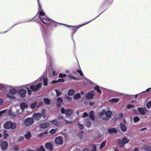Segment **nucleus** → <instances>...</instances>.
Here are the masks:
<instances>
[{
    "label": "nucleus",
    "instance_id": "obj_37",
    "mask_svg": "<svg viewBox=\"0 0 151 151\" xmlns=\"http://www.w3.org/2000/svg\"><path fill=\"white\" fill-rule=\"evenodd\" d=\"M45 103L46 104H48L50 103V100L47 98L45 99L44 100Z\"/></svg>",
    "mask_w": 151,
    "mask_h": 151
},
{
    "label": "nucleus",
    "instance_id": "obj_25",
    "mask_svg": "<svg viewBox=\"0 0 151 151\" xmlns=\"http://www.w3.org/2000/svg\"><path fill=\"white\" fill-rule=\"evenodd\" d=\"M10 87H11L10 86L0 83V89H3V88H2V87H4L6 88H9Z\"/></svg>",
    "mask_w": 151,
    "mask_h": 151
},
{
    "label": "nucleus",
    "instance_id": "obj_2",
    "mask_svg": "<svg viewBox=\"0 0 151 151\" xmlns=\"http://www.w3.org/2000/svg\"><path fill=\"white\" fill-rule=\"evenodd\" d=\"M39 11L40 20L44 24H51L52 21L46 17L43 11L41 9L40 10V9Z\"/></svg>",
    "mask_w": 151,
    "mask_h": 151
},
{
    "label": "nucleus",
    "instance_id": "obj_15",
    "mask_svg": "<svg viewBox=\"0 0 151 151\" xmlns=\"http://www.w3.org/2000/svg\"><path fill=\"white\" fill-rule=\"evenodd\" d=\"M120 100V99L119 98H113L109 99V101L111 103H117Z\"/></svg>",
    "mask_w": 151,
    "mask_h": 151
},
{
    "label": "nucleus",
    "instance_id": "obj_26",
    "mask_svg": "<svg viewBox=\"0 0 151 151\" xmlns=\"http://www.w3.org/2000/svg\"><path fill=\"white\" fill-rule=\"evenodd\" d=\"M142 149L143 150H147V151H150V148L148 146L146 145H143L142 146Z\"/></svg>",
    "mask_w": 151,
    "mask_h": 151
},
{
    "label": "nucleus",
    "instance_id": "obj_20",
    "mask_svg": "<svg viewBox=\"0 0 151 151\" xmlns=\"http://www.w3.org/2000/svg\"><path fill=\"white\" fill-rule=\"evenodd\" d=\"M20 106L21 109L23 111L24 109L27 108L28 106L27 104L25 103H22L20 105Z\"/></svg>",
    "mask_w": 151,
    "mask_h": 151
},
{
    "label": "nucleus",
    "instance_id": "obj_22",
    "mask_svg": "<svg viewBox=\"0 0 151 151\" xmlns=\"http://www.w3.org/2000/svg\"><path fill=\"white\" fill-rule=\"evenodd\" d=\"M45 145L46 148L49 149L50 150H52L53 147L50 143H46Z\"/></svg>",
    "mask_w": 151,
    "mask_h": 151
},
{
    "label": "nucleus",
    "instance_id": "obj_59",
    "mask_svg": "<svg viewBox=\"0 0 151 151\" xmlns=\"http://www.w3.org/2000/svg\"><path fill=\"white\" fill-rule=\"evenodd\" d=\"M3 100L2 99H0V106H1L3 104Z\"/></svg>",
    "mask_w": 151,
    "mask_h": 151
},
{
    "label": "nucleus",
    "instance_id": "obj_44",
    "mask_svg": "<svg viewBox=\"0 0 151 151\" xmlns=\"http://www.w3.org/2000/svg\"><path fill=\"white\" fill-rule=\"evenodd\" d=\"M24 139V137H20L18 139V141L19 142L22 141Z\"/></svg>",
    "mask_w": 151,
    "mask_h": 151
},
{
    "label": "nucleus",
    "instance_id": "obj_54",
    "mask_svg": "<svg viewBox=\"0 0 151 151\" xmlns=\"http://www.w3.org/2000/svg\"><path fill=\"white\" fill-rule=\"evenodd\" d=\"M88 116V114L86 112H85L84 113L83 116L82 117H84Z\"/></svg>",
    "mask_w": 151,
    "mask_h": 151
},
{
    "label": "nucleus",
    "instance_id": "obj_62",
    "mask_svg": "<svg viewBox=\"0 0 151 151\" xmlns=\"http://www.w3.org/2000/svg\"><path fill=\"white\" fill-rule=\"evenodd\" d=\"M57 82H58V81H53L51 82V83L54 84Z\"/></svg>",
    "mask_w": 151,
    "mask_h": 151
},
{
    "label": "nucleus",
    "instance_id": "obj_43",
    "mask_svg": "<svg viewBox=\"0 0 151 151\" xmlns=\"http://www.w3.org/2000/svg\"><path fill=\"white\" fill-rule=\"evenodd\" d=\"M127 108L128 109H129L132 108H134V105H131L130 104H129L127 105Z\"/></svg>",
    "mask_w": 151,
    "mask_h": 151
},
{
    "label": "nucleus",
    "instance_id": "obj_1",
    "mask_svg": "<svg viewBox=\"0 0 151 151\" xmlns=\"http://www.w3.org/2000/svg\"><path fill=\"white\" fill-rule=\"evenodd\" d=\"M38 81H43L44 83L43 85L45 86H47L48 84V80L46 74H43L40 78L37 81L35 82L31 86L30 88L32 90V91L35 92L41 88L42 86L41 83H37Z\"/></svg>",
    "mask_w": 151,
    "mask_h": 151
},
{
    "label": "nucleus",
    "instance_id": "obj_60",
    "mask_svg": "<svg viewBox=\"0 0 151 151\" xmlns=\"http://www.w3.org/2000/svg\"><path fill=\"white\" fill-rule=\"evenodd\" d=\"M122 95V93H117L116 95V96H121Z\"/></svg>",
    "mask_w": 151,
    "mask_h": 151
},
{
    "label": "nucleus",
    "instance_id": "obj_38",
    "mask_svg": "<svg viewBox=\"0 0 151 151\" xmlns=\"http://www.w3.org/2000/svg\"><path fill=\"white\" fill-rule=\"evenodd\" d=\"M95 89L99 93H101V91L99 89V87L98 86H96L95 88Z\"/></svg>",
    "mask_w": 151,
    "mask_h": 151
},
{
    "label": "nucleus",
    "instance_id": "obj_27",
    "mask_svg": "<svg viewBox=\"0 0 151 151\" xmlns=\"http://www.w3.org/2000/svg\"><path fill=\"white\" fill-rule=\"evenodd\" d=\"M37 103L36 102L32 103L31 104L30 107L32 109H34L37 106Z\"/></svg>",
    "mask_w": 151,
    "mask_h": 151
},
{
    "label": "nucleus",
    "instance_id": "obj_7",
    "mask_svg": "<svg viewBox=\"0 0 151 151\" xmlns=\"http://www.w3.org/2000/svg\"><path fill=\"white\" fill-rule=\"evenodd\" d=\"M18 95L20 96L21 97L23 98L26 96L27 91L24 89H22L18 91Z\"/></svg>",
    "mask_w": 151,
    "mask_h": 151
},
{
    "label": "nucleus",
    "instance_id": "obj_10",
    "mask_svg": "<svg viewBox=\"0 0 151 151\" xmlns=\"http://www.w3.org/2000/svg\"><path fill=\"white\" fill-rule=\"evenodd\" d=\"M95 93L93 91H89L86 95V97L87 99H90L93 98Z\"/></svg>",
    "mask_w": 151,
    "mask_h": 151
},
{
    "label": "nucleus",
    "instance_id": "obj_57",
    "mask_svg": "<svg viewBox=\"0 0 151 151\" xmlns=\"http://www.w3.org/2000/svg\"><path fill=\"white\" fill-rule=\"evenodd\" d=\"M6 110H4L2 111H0V116H1L3 114H4Z\"/></svg>",
    "mask_w": 151,
    "mask_h": 151
},
{
    "label": "nucleus",
    "instance_id": "obj_48",
    "mask_svg": "<svg viewBox=\"0 0 151 151\" xmlns=\"http://www.w3.org/2000/svg\"><path fill=\"white\" fill-rule=\"evenodd\" d=\"M66 110L63 107H62L61 109V112L62 114H65Z\"/></svg>",
    "mask_w": 151,
    "mask_h": 151
},
{
    "label": "nucleus",
    "instance_id": "obj_47",
    "mask_svg": "<svg viewBox=\"0 0 151 151\" xmlns=\"http://www.w3.org/2000/svg\"><path fill=\"white\" fill-rule=\"evenodd\" d=\"M146 106L147 108L149 109L151 107V101L148 102Z\"/></svg>",
    "mask_w": 151,
    "mask_h": 151
},
{
    "label": "nucleus",
    "instance_id": "obj_49",
    "mask_svg": "<svg viewBox=\"0 0 151 151\" xmlns=\"http://www.w3.org/2000/svg\"><path fill=\"white\" fill-rule=\"evenodd\" d=\"M37 151H45L42 145L40 146L39 149H38Z\"/></svg>",
    "mask_w": 151,
    "mask_h": 151
},
{
    "label": "nucleus",
    "instance_id": "obj_17",
    "mask_svg": "<svg viewBox=\"0 0 151 151\" xmlns=\"http://www.w3.org/2000/svg\"><path fill=\"white\" fill-rule=\"evenodd\" d=\"M122 144L121 146H124V145L127 143L129 141V140L126 137H124L122 139Z\"/></svg>",
    "mask_w": 151,
    "mask_h": 151
},
{
    "label": "nucleus",
    "instance_id": "obj_30",
    "mask_svg": "<svg viewBox=\"0 0 151 151\" xmlns=\"http://www.w3.org/2000/svg\"><path fill=\"white\" fill-rule=\"evenodd\" d=\"M57 129H52L49 131V133L51 134H55L57 131Z\"/></svg>",
    "mask_w": 151,
    "mask_h": 151
},
{
    "label": "nucleus",
    "instance_id": "obj_9",
    "mask_svg": "<svg viewBox=\"0 0 151 151\" xmlns=\"http://www.w3.org/2000/svg\"><path fill=\"white\" fill-rule=\"evenodd\" d=\"M50 125V124L48 122H43L41 123L40 125V128L45 129L48 127Z\"/></svg>",
    "mask_w": 151,
    "mask_h": 151
},
{
    "label": "nucleus",
    "instance_id": "obj_42",
    "mask_svg": "<svg viewBox=\"0 0 151 151\" xmlns=\"http://www.w3.org/2000/svg\"><path fill=\"white\" fill-rule=\"evenodd\" d=\"M3 134L5 138L7 137L8 136V134L6 132V131H4L3 133Z\"/></svg>",
    "mask_w": 151,
    "mask_h": 151
},
{
    "label": "nucleus",
    "instance_id": "obj_24",
    "mask_svg": "<svg viewBox=\"0 0 151 151\" xmlns=\"http://www.w3.org/2000/svg\"><path fill=\"white\" fill-rule=\"evenodd\" d=\"M73 113V111L71 109H68L66 110L65 112V114L67 115H70Z\"/></svg>",
    "mask_w": 151,
    "mask_h": 151
},
{
    "label": "nucleus",
    "instance_id": "obj_29",
    "mask_svg": "<svg viewBox=\"0 0 151 151\" xmlns=\"http://www.w3.org/2000/svg\"><path fill=\"white\" fill-rule=\"evenodd\" d=\"M75 93V91L73 89L70 90L68 92V94L69 96L73 95Z\"/></svg>",
    "mask_w": 151,
    "mask_h": 151
},
{
    "label": "nucleus",
    "instance_id": "obj_64",
    "mask_svg": "<svg viewBox=\"0 0 151 151\" xmlns=\"http://www.w3.org/2000/svg\"><path fill=\"white\" fill-rule=\"evenodd\" d=\"M83 151H89V150L87 148H85L84 149Z\"/></svg>",
    "mask_w": 151,
    "mask_h": 151
},
{
    "label": "nucleus",
    "instance_id": "obj_21",
    "mask_svg": "<svg viewBox=\"0 0 151 151\" xmlns=\"http://www.w3.org/2000/svg\"><path fill=\"white\" fill-rule=\"evenodd\" d=\"M32 136L31 133L29 132H28L27 133L24 135L25 138L27 139H29Z\"/></svg>",
    "mask_w": 151,
    "mask_h": 151
},
{
    "label": "nucleus",
    "instance_id": "obj_34",
    "mask_svg": "<svg viewBox=\"0 0 151 151\" xmlns=\"http://www.w3.org/2000/svg\"><path fill=\"white\" fill-rule=\"evenodd\" d=\"M57 101L58 103V105H60V104L63 102V100L60 97H59L57 99Z\"/></svg>",
    "mask_w": 151,
    "mask_h": 151
},
{
    "label": "nucleus",
    "instance_id": "obj_39",
    "mask_svg": "<svg viewBox=\"0 0 151 151\" xmlns=\"http://www.w3.org/2000/svg\"><path fill=\"white\" fill-rule=\"evenodd\" d=\"M55 91L56 92V95L57 96H59L61 93V91L59 90L55 89Z\"/></svg>",
    "mask_w": 151,
    "mask_h": 151
},
{
    "label": "nucleus",
    "instance_id": "obj_12",
    "mask_svg": "<svg viewBox=\"0 0 151 151\" xmlns=\"http://www.w3.org/2000/svg\"><path fill=\"white\" fill-rule=\"evenodd\" d=\"M86 24H82L78 26H72L70 25H67L65 24H63V25L66 26L67 27H68L69 28L71 27H73V30L75 31H76L78 29L80 28V27L84 26V25H85Z\"/></svg>",
    "mask_w": 151,
    "mask_h": 151
},
{
    "label": "nucleus",
    "instance_id": "obj_3",
    "mask_svg": "<svg viewBox=\"0 0 151 151\" xmlns=\"http://www.w3.org/2000/svg\"><path fill=\"white\" fill-rule=\"evenodd\" d=\"M16 127V125L15 124L13 123L11 121L7 122L4 125V127L6 129H14Z\"/></svg>",
    "mask_w": 151,
    "mask_h": 151
},
{
    "label": "nucleus",
    "instance_id": "obj_40",
    "mask_svg": "<svg viewBox=\"0 0 151 151\" xmlns=\"http://www.w3.org/2000/svg\"><path fill=\"white\" fill-rule=\"evenodd\" d=\"M68 77L70 78L73 79L74 80H77L78 79L76 77H74L73 75L71 74H69L68 75Z\"/></svg>",
    "mask_w": 151,
    "mask_h": 151
},
{
    "label": "nucleus",
    "instance_id": "obj_33",
    "mask_svg": "<svg viewBox=\"0 0 151 151\" xmlns=\"http://www.w3.org/2000/svg\"><path fill=\"white\" fill-rule=\"evenodd\" d=\"M112 112L110 111H107L106 113V116L108 117H110L111 116Z\"/></svg>",
    "mask_w": 151,
    "mask_h": 151
},
{
    "label": "nucleus",
    "instance_id": "obj_16",
    "mask_svg": "<svg viewBox=\"0 0 151 151\" xmlns=\"http://www.w3.org/2000/svg\"><path fill=\"white\" fill-rule=\"evenodd\" d=\"M108 131L110 134L116 133L117 132V130L115 128H109L108 129Z\"/></svg>",
    "mask_w": 151,
    "mask_h": 151
},
{
    "label": "nucleus",
    "instance_id": "obj_35",
    "mask_svg": "<svg viewBox=\"0 0 151 151\" xmlns=\"http://www.w3.org/2000/svg\"><path fill=\"white\" fill-rule=\"evenodd\" d=\"M81 97V95L80 93H77L74 96V98L75 99H77Z\"/></svg>",
    "mask_w": 151,
    "mask_h": 151
},
{
    "label": "nucleus",
    "instance_id": "obj_5",
    "mask_svg": "<svg viewBox=\"0 0 151 151\" xmlns=\"http://www.w3.org/2000/svg\"><path fill=\"white\" fill-rule=\"evenodd\" d=\"M8 145V143L6 141H2L0 142V147L2 150H6Z\"/></svg>",
    "mask_w": 151,
    "mask_h": 151
},
{
    "label": "nucleus",
    "instance_id": "obj_28",
    "mask_svg": "<svg viewBox=\"0 0 151 151\" xmlns=\"http://www.w3.org/2000/svg\"><path fill=\"white\" fill-rule=\"evenodd\" d=\"M28 85H25L24 87V88L27 89V91H28V93L30 95L32 93V91L29 89V88H28Z\"/></svg>",
    "mask_w": 151,
    "mask_h": 151
},
{
    "label": "nucleus",
    "instance_id": "obj_18",
    "mask_svg": "<svg viewBox=\"0 0 151 151\" xmlns=\"http://www.w3.org/2000/svg\"><path fill=\"white\" fill-rule=\"evenodd\" d=\"M6 94L8 97L11 99H14L16 98L14 95L11 93L9 92V93H6Z\"/></svg>",
    "mask_w": 151,
    "mask_h": 151
},
{
    "label": "nucleus",
    "instance_id": "obj_56",
    "mask_svg": "<svg viewBox=\"0 0 151 151\" xmlns=\"http://www.w3.org/2000/svg\"><path fill=\"white\" fill-rule=\"evenodd\" d=\"M101 113V114L102 115H104V114H106V110L105 109H104L102 111Z\"/></svg>",
    "mask_w": 151,
    "mask_h": 151
},
{
    "label": "nucleus",
    "instance_id": "obj_58",
    "mask_svg": "<svg viewBox=\"0 0 151 151\" xmlns=\"http://www.w3.org/2000/svg\"><path fill=\"white\" fill-rule=\"evenodd\" d=\"M78 125H79V128L80 129H81L83 128V125L79 124Z\"/></svg>",
    "mask_w": 151,
    "mask_h": 151
},
{
    "label": "nucleus",
    "instance_id": "obj_61",
    "mask_svg": "<svg viewBox=\"0 0 151 151\" xmlns=\"http://www.w3.org/2000/svg\"><path fill=\"white\" fill-rule=\"evenodd\" d=\"M147 129V128L146 127L143 128L141 129V131H143L144 130H146Z\"/></svg>",
    "mask_w": 151,
    "mask_h": 151
},
{
    "label": "nucleus",
    "instance_id": "obj_32",
    "mask_svg": "<svg viewBox=\"0 0 151 151\" xmlns=\"http://www.w3.org/2000/svg\"><path fill=\"white\" fill-rule=\"evenodd\" d=\"M106 142V141H104L102 142L100 145V149L102 148L103 147H104Z\"/></svg>",
    "mask_w": 151,
    "mask_h": 151
},
{
    "label": "nucleus",
    "instance_id": "obj_13",
    "mask_svg": "<svg viewBox=\"0 0 151 151\" xmlns=\"http://www.w3.org/2000/svg\"><path fill=\"white\" fill-rule=\"evenodd\" d=\"M42 115L40 113H35L33 114V118L37 120H39L42 116Z\"/></svg>",
    "mask_w": 151,
    "mask_h": 151
},
{
    "label": "nucleus",
    "instance_id": "obj_55",
    "mask_svg": "<svg viewBox=\"0 0 151 151\" xmlns=\"http://www.w3.org/2000/svg\"><path fill=\"white\" fill-rule=\"evenodd\" d=\"M65 80L63 79H60L58 80V82H63L65 81Z\"/></svg>",
    "mask_w": 151,
    "mask_h": 151
},
{
    "label": "nucleus",
    "instance_id": "obj_51",
    "mask_svg": "<svg viewBox=\"0 0 151 151\" xmlns=\"http://www.w3.org/2000/svg\"><path fill=\"white\" fill-rule=\"evenodd\" d=\"M77 71L79 73V74H80V75L81 76H83V74L81 70H77Z\"/></svg>",
    "mask_w": 151,
    "mask_h": 151
},
{
    "label": "nucleus",
    "instance_id": "obj_8",
    "mask_svg": "<svg viewBox=\"0 0 151 151\" xmlns=\"http://www.w3.org/2000/svg\"><path fill=\"white\" fill-rule=\"evenodd\" d=\"M10 86L11 87L9 88H5L4 87H2V88H3V89H2L4 90V91H5V90H4V88L5 89L6 91L7 90H8V89H10L9 90V92L10 93H11L13 94V95L16 94L17 93H18V91L17 89L14 88H12V87L11 86Z\"/></svg>",
    "mask_w": 151,
    "mask_h": 151
},
{
    "label": "nucleus",
    "instance_id": "obj_4",
    "mask_svg": "<svg viewBox=\"0 0 151 151\" xmlns=\"http://www.w3.org/2000/svg\"><path fill=\"white\" fill-rule=\"evenodd\" d=\"M22 111H20L19 110H17L15 112H9V114L13 117H17L20 118L22 115Z\"/></svg>",
    "mask_w": 151,
    "mask_h": 151
},
{
    "label": "nucleus",
    "instance_id": "obj_23",
    "mask_svg": "<svg viewBox=\"0 0 151 151\" xmlns=\"http://www.w3.org/2000/svg\"><path fill=\"white\" fill-rule=\"evenodd\" d=\"M120 127L122 131L124 132L126 130L127 128L124 124L122 123L121 124Z\"/></svg>",
    "mask_w": 151,
    "mask_h": 151
},
{
    "label": "nucleus",
    "instance_id": "obj_53",
    "mask_svg": "<svg viewBox=\"0 0 151 151\" xmlns=\"http://www.w3.org/2000/svg\"><path fill=\"white\" fill-rule=\"evenodd\" d=\"M64 121L65 122V123L66 124H71L73 122L72 121H68L66 120H64Z\"/></svg>",
    "mask_w": 151,
    "mask_h": 151
},
{
    "label": "nucleus",
    "instance_id": "obj_45",
    "mask_svg": "<svg viewBox=\"0 0 151 151\" xmlns=\"http://www.w3.org/2000/svg\"><path fill=\"white\" fill-rule=\"evenodd\" d=\"M91 148H92V151H96V146L94 145H91Z\"/></svg>",
    "mask_w": 151,
    "mask_h": 151
},
{
    "label": "nucleus",
    "instance_id": "obj_11",
    "mask_svg": "<svg viewBox=\"0 0 151 151\" xmlns=\"http://www.w3.org/2000/svg\"><path fill=\"white\" fill-rule=\"evenodd\" d=\"M55 141V143L58 145H61L63 143V138L60 136L56 137Z\"/></svg>",
    "mask_w": 151,
    "mask_h": 151
},
{
    "label": "nucleus",
    "instance_id": "obj_52",
    "mask_svg": "<svg viewBox=\"0 0 151 151\" xmlns=\"http://www.w3.org/2000/svg\"><path fill=\"white\" fill-rule=\"evenodd\" d=\"M86 126L88 127H89L91 126V123L90 122H89V121H88L86 123Z\"/></svg>",
    "mask_w": 151,
    "mask_h": 151
},
{
    "label": "nucleus",
    "instance_id": "obj_63",
    "mask_svg": "<svg viewBox=\"0 0 151 151\" xmlns=\"http://www.w3.org/2000/svg\"><path fill=\"white\" fill-rule=\"evenodd\" d=\"M52 74L54 76H55L56 74V72L55 71H53L52 72Z\"/></svg>",
    "mask_w": 151,
    "mask_h": 151
},
{
    "label": "nucleus",
    "instance_id": "obj_6",
    "mask_svg": "<svg viewBox=\"0 0 151 151\" xmlns=\"http://www.w3.org/2000/svg\"><path fill=\"white\" fill-rule=\"evenodd\" d=\"M33 119L32 118H28L25 119L24 121V124L26 126L32 124L33 123Z\"/></svg>",
    "mask_w": 151,
    "mask_h": 151
},
{
    "label": "nucleus",
    "instance_id": "obj_14",
    "mask_svg": "<svg viewBox=\"0 0 151 151\" xmlns=\"http://www.w3.org/2000/svg\"><path fill=\"white\" fill-rule=\"evenodd\" d=\"M138 110L139 113L142 115H145L146 114V109L143 108H138Z\"/></svg>",
    "mask_w": 151,
    "mask_h": 151
},
{
    "label": "nucleus",
    "instance_id": "obj_31",
    "mask_svg": "<svg viewBox=\"0 0 151 151\" xmlns=\"http://www.w3.org/2000/svg\"><path fill=\"white\" fill-rule=\"evenodd\" d=\"M90 118L92 120H93L94 119V116L93 115V111H90L89 113Z\"/></svg>",
    "mask_w": 151,
    "mask_h": 151
},
{
    "label": "nucleus",
    "instance_id": "obj_19",
    "mask_svg": "<svg viewBox=\"0 0 151 151\" xmlns=\"http://www.w3.org/2000/svg\"><path fill=\"white\" fill-rule=\"evenodd\" d=\"M50 122L55 126H58L59 123L56 119L50 121Z\"/></svg>",
    "mask_w": 151,
    "mask_h": 151
},
{
    "label": "nucleus",
    "instance_id": "obj_41",
    "mask_svg": "<svg viewBox=\"0 0 151 151\" xmlns=\"http://www.w3.org/2000/svg\"><path fill=\"white\" fill-rule=\"evenodd\" d=\"M66 76V75L65 74H63L62 73H60L59 75V78H63L65 77Z\"/></svg>",
    "mask_w": 151,
    "mask_h": 151
},
{
    "label": "nucleus",
    "instance_id": "obj_50",
    "mask_svg": "<svg viewBox=\"0 0 151 151\" xmlns=\"http://www.w3.org/2000/svg\"><path fill=\"white\" fill-rule=\"evenodd\" d=\"M19 149V147L18 146L16 145L14 146V150L15 151H18Z\"/></svg>",
    "mask_w": 151,
    "mask_h": 151
},
{
    "label": "nucleus",
    "instance_id": "obj_46",
    "mask_svg": "<svg viewBox=\"0 0 151 151\" xmlns=\"http://www.w3.org/2000/svg\"><path fill=\"white\" fill-rule=\"evenodd\" d=\"M139 120V119L138 117L136 116L134 119V122H136Z\"/></svg>",
    "mask_w": 151,
    "mask_h": 151
},
{
    "label": "nucleus",
    "instance_id": "obj_36",
    "mask_svg": "<svg viewBox=\"0 0 151 151\" xmlns=\"http://www.w3.org/2000/svg\"><path fill=\"white\" fill-rule=\"evenodd\" d=\"M83 134L84 132L82 131H81V132L78 133L79 137L80 138H83L84 135Z\"/></svg>",
    "mask_w": 151,
    "mask_h": 151
}]
</instances>
